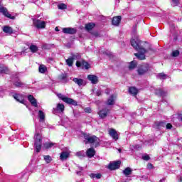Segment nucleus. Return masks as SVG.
<instances>
[{
	"label": "nucleus",
	"mask_w": 182,
	"mask_h": 182,
	"mask_svg": "<svg viewBox=\"0 0 182 182\" xmlns=\"http://www.w3.org/2000/svg\"><path fill=\"white\" fill-rule=\"evenodd\" d=\"M55 144L53 142H46L43 144V149L48 150V149H52V146Z\"/></svg>",
	"instance_id": "c85d7f7f"
},
{
	"label": "nucleus",
	"mask_w": 182,
	"mask_h": 182,
	"mask_svg": "<svg viewBox=\"0 0 182 182\" xmlns=\"http://www.w3.org/2000/svg\"><path fill=\"white\" fill-rule=\"evenodd\" d=\"M147 167H148V168H153V164H149L147 165Z\"/></svg>",
	"instance_id": "3c124183"
},
{
	"label": "nucleus",
	"mask_w": 182,
	"mask_h": 182,
	"mask_svg": "<svg viewBox=\"0 0 182 182\" xmlns=\"http://www.w3.org/2000/svg\"><path fill=\"white\" fill-rule=\"evenodd\" d=\"M70 58H73V60H76V59H79L80 56L77 54V55H73Z\"/></svg>",
	"instance_id": "37998d69"
},
{
	"label": "nucleus",
	"mask_w": 182,
	"mask_h": 182,
	"mask_svg": "<svg viewBox=\"0 0 182 182\" xmlns=\"http://www.w3.org/2000/svg\"><path fill=\"white\" fill-rule=\"evenodd\" d=\"M181 120H182V115H181Z\"/></svg>",
	"instance_id": "052dcab7"
},
{
	"label": "nucleus",
	"mask_w": 182,
	"mask_h": 182,
	"mask_svg": "<svg viewBox=\"0 0 182 182\" xmlns=\"http://www.w3.org/2000/svg\"><path fill=\"white\" fill-rule=\"evenodd\" d=\"M178 55H180V51H178V50H176L172 52V56H173V58H176Z\"/></svg>",
	"instance_id": "ea45409f"
},
{
	"label": "nucleus",
	"mask_w": 182,
	"mask_h": 182,
	"mask_svg": "<svg viewBox=\"0 0 182 182\" xmlns=\"http://www.w3.org/2000/svg\"><path fill=\"white\" fill-rule=\"evenodd\" d=\"M70 154V152H68V151L61 152L60 156V160H62V161L67 160L68 158L69 157Z\"/></svg>",
	"instance_id": "412c9836"
},
{
	"label": "nucleus",
	"mask_w": 182,
	"mask_h": 182,
	"mask_svg": "<svg viewBox=\"0 0 182 182\" xmlns=\"http://www.w3.org/2000/svg\"><path fill=\"white\" fill-rule=\"evenodd\" d=\"M28 99L32 106H33L34 107H38V102L36 101V99L33 97V95H28Z\"/></svg>",
	"instance_id": "dca6fc26"
},
{
	"label": "nucleus",
	"mask_w": 182,
	"mask_h": 182,
	"mask_svg": "<svg viewBox=\"0 0 182 182\" xmlns=\"http://www.w3.org/2000/svg\"><path fill=\"white\" fill-rule=\"evenodd\" d=\"M85 140L86 144H87V143H95L96 147L100 146V139H99L96 136H85Z\"/></svg>",
	"instance_id": "7ed1b4c3"
},
{
	"label": "nucleus",
	"mask_w": 182,
	"mask_h": 182,
	"mask_svg": "<svg viewBox=\"0 0 182 182\" xmlns=\"http://www.w3.org/2000/svg\"><path fill=\"white\" fill-rule=\"evenodd\" d=\"M58 9H61V10L67 9L68 6L65 4H60L58 5Z\"/></svg>",
	"instance_id": "e433bc0d"
},
{
	"label": "nucleus",
	"mask_w": 182,
	"mask_h": 182,
	"mask_svg": "<svg viewBox=\"0 0 182 182\" xmlns=\"http://www.w3.org/2000/svg\"><path fill=\"white\" fill-rule=\"evenodd\" d=\"M75 155L77 156V157H80V159H82V157H85V152L83 151H78L75 154Z\"/></svg>",
	"instance_id": "58836bf2"
},
{
	"label": "nucleus",
	"mask_w": 182,
	"mask_h": 182,
	"mask_svg": "<svg viewBox=\"0 0 182 182\" xmlns=\"http://www.w3.org/2000/svg\"><path fill=\"white\" fill-rule=\"evenodd\" d=\"M57 96L59 99H61V100H63V99H65L66 97V96L62 95L61 93L58 94Z\"/></svg>",
	"instance_id": "a18cd8bd"
},
{
	"label": "nucleus",
	"mask_w": 182,
	"mask_h": 182,
	"mask_svg": "<svg viewBox=\"0 0 182 182\" xmlns=\"http://www.w3.org/2000/svg\"><path fill=\"white\" fill-rule=\"evenodd\" d=\"M122 21V16H116L114 17L112 19V24L114 25L115 26H117L119 23H120V21Z\"/></svg>",
	"instance_id": "4be33fe9"
},
{
	"label": "nucleus",
	"mask_w": 182,
	"mask_h": 182,
	"mask_svg": "<svg viewBox=\"0 0 182 182\" xmlns=\"http://www.w3.org/2000/svg\"><path fill=\"white\" fill-rule=\"evenodd\" d=\"M137 66V62L136 61H132L129 64V69L132 70V69H134Z\"/></svg>",
	"instance_id": "72a5a7b5"
},
{
	"label": "nucleus",
	"mask_w": 182,
	"mask_h": 182,
	"mask_svg": "<svg viewBox=\"0 0 182 182\" xmlns=\"http://www.w3.org/2000/svg\"><path fill=\"white\" fill-rule=\"evenodd\" d=\"M2 31L4 32V33H6L7 35H12L14 33V29L11 28L9 26H4L2 27Z\"/></svg>",
	"instance_id": "2eb2a0df"
},
{
	"label": "nucleus",
	"mask_w": 182,
	"mask_h": 182,
	"mask_svg": "<svg viewBox=\"0 0 182 182\" xmlns=\"http://www.w3.org/2000/svg\"><path fill=\"white\" fill-rule=\"evenodd\" d=\"M63 33H66L68 35H75V33H76L77 31H76V28L68 27V28H63Z\"/></svg>",
	"instance_id": "f8f14e48"
},
{
	"label": "nucleus",
	"mask_w": 182,
	"mask_h": 182,
	"mask_svg": "<svg viewBox=\"0 0 182 182\" xmlns=\"http://www.w3.org/2000/svg\"><path fill=\"white\" fill-rule=\"evenodd\" d=\"M60 80H66V74H62L60 75Z\"/></svg>",
	"instance_id": "09e8293b"
},
{
	"label": "nucleus",
	"mask_w": 182,
	"mask_h": 182,
	"mask_svg": "<svg viewBox=\"0 0 182 182\" xmlns=\"http://www.w3.org/2000/svg\"><path fill=\"white\" fill-rule=\"evenodd\" d=\"M149 70H150V65L148 63H143L139 65L138 68V73L139 75H144L145 73H147Z\"/></svg>",
	"instance_id": "39448f33"
},
{
	"label": "nucleus",
	"mask_w": 182,
	"mask_h": 182,
	"mask_svg": "<svg viewBox=\"0 0 182 182\" xmlns=\"http://www.w3.org/2000/svg\"><path fill=\"white\" fill-rule=\"evenodd\" d=\"M38 70L40 73H45V72L48 70V68H46L45 65H40L38 67Z\"/></svg>",
	"instance_id": "c756f323"
},
{
	"label": "nucleus",
	"mask_w": 182,
	"mask_h": 182,
	"mask_svg": "<svg viewBox=\"0 0 182 182\" xmlns=\"http://www.w3.org/2000/svg\"><path fill=\"white\" fill-rule=\"evenodd\" d=\"M29 49L32 53H36V51L38 50V46L33 44L30 46Z\"/></svg>",
	"instance_id": "7c9ffc66"
},
{
	"label": "nucleus",
	"mask_w": 182,
	"mask_h": 182,
	"mask_svg": "<svg viewBox=\"0 0 182 182\" xmlns=\"http://www.w3.org/2000/svg\"><path fill=\"white\" fill-rule=\"evenodd\" d=\"M68 66H72L73 65V58L70 57L69 58H68L66 60H65Z\"/></svg>",
	"instance_id": "f704fd0d"
},
{
	"label": "nucleus",
	"mask_w": 182,
	"mask_h": 182,
	"mask_svg": "<svg viewBox=\"0 0 182 182\" xmlns=\"http://www.w3.org/2000/svg\"><path fill=\"white\" fill-rule=\"evenodd\" d=\"M129 92L132 96H136L137 93H139V90L134 87H131L129 89Z\"/></svg>",
	"instance_id": "b1692460"
},
{
	"label": "nucleus",
	"mask_w": 182,
	"mask_h": 182,
	"mask_svg": "<svg viewBox=\"0 0 182 182\" xmlns=\"http://www.w3.org/2000/svg\"><path fill=\"white\" fill-rule=\"evenodd\" d=\"M8 68L4 65L0 66V73H6Z\"/></svg>",
	"instance_id": "c9c22d12"
},
{
	"label": "nucleus",
	"mask_w": 182,
	"mask_h": 182,
	"mask_svg": "<svg viewBox=\"0 0 182 182\" xmlns=\"http://www.w3.org/2000/svg\"><path fill=\"white\" fill-rule=\"evenodd\" d=\"M120 164H122L120 161L111 162L109 164L107 168H109V170H117V168L120 167Z\"/></svg>",
	"instance_id": "0eeeda50"
},
{
	"label": "nucleus",
	"mask_w": 182,
	"mask_h": 182,
	"mask_svg": "<svg viewBox=\"0 0 182 182\" xmlns=\"http://www.w3.org/2000/svg\"><path fill=\"white\" fill-rule=\"evenodd\" d=\"M63 102H65V103H67L68 105H73V106H76L77 105L76 101H75V100H73V99L69 98L68 97H65V98H63Z\"/></svg>",
	"instance_id": "f3484780"
},
{
	"label": "nucleus",
	"mask_w": 182,
	"mask_h": 182,
	"mask_svg": "<svg viewBox=\"0 0 182 182\" xmlns=\"http://www.w3.org/2000/svg\"><path fill=\"white\" fill-rule=\"evenodd\" d=\"M14 85L16 87H21V86H22V82H21V81H17L14 83Z\"/></svg>",
	"instance_id": "c03bdc74"
},
{
	"label": "nucleus",
	"mask_w": 182,
	"mask_h": 182,
	"mask_svg": "<svg viewBox=\"0 0 182 182\" xmlns=\"http://www.w3.org/2000/svg\"><path fill=\"white\" fill-rule=\"evenodd\" d=\"M106 93H107V95H109V90H107Z\"/></svg>",
	"instance_id": "6e6d98bb"
},
{
	"label": "nucleus",
	"mask_w": 182,
	"mask_h": 182,
	"mask_svg": "<svg viewBox=\"0 0 182 182\" xmlns=\"http://www.w3.org/2000/svg\"><path fill=\"white\" fill-rule=\"evenodd\" d=\"M110 113V110L107 108L102 109L99 111L98 114L100 119H105V117H107V114Z\"/></svg>",
	"instance_id": "6e6552de"
},
{
	"label": "nucleus",
	"mask_w": 182,
	"mask_h": 182,
	"mask_svg": "<svg viewBox=\"0 0 182 182\" xmlns=\"http://www.w3.org/2000/svg\"><path fill=\"white\" fill-rule=\"evenodd\" d=\"M13 97L14 99H15V100L19 102V103H22V105H26L25 95L22 94L14 93L13 94Z\"/></svg>",
	"instance_id": "423d86ee"
},
{
	"label": "nucleus",
	"mask_w": 182,
	"mask_h": 182,
	"mask_svg": "<svg viewBox=\"0 0 182 182\" xmlns=\"http://www.w3.org/2000/svg\"><path fill=\"white\" fill-rule=\"evenodd\" d=\"M96 95H97V96H100L101 95H102V91H100V90H97V92H96Z\"/></svg>",
	"instance_id": "8fccbe9b"
},
{
	"label": "nucleus",
	"mask_w": 182,
	"mask_h": 182,
	"mask_svg": "<svg viewBox=\"0 0 182 182\" xmlns=\"http://www.w3.org/2000/svg\"><path fill=\"white\" fill-rule=\"evenodd\" d=\"M55 31L56 32H59V28L55 27Z\"/></svg>",
	"instance_id": "864d4df0"
},
{
	"label": "nucleus",
	"mask_w": 182,
	"mask_h": 182,
	"mask_svg": "<svg viewBox=\"0 0 182 182\" xmlns=\"http://www.w3.org/2000/svg\"><path fill=\"white\" fill-rule=\"evenodd\" d=\"M73 82L77 85V86H86V81L82 78L75 77L73 78Z\"/></svg>",
	"instance_id": "9d476101"
},
{
	"label": "nucleus",
	"mask_w": 182,
	"mask_h": 182,
	"mask_svg": "<svg viewBox=\"0 0 182 182\" xmlns=\"http://www.w3.org/2000/svg\"><path fill=\"white\" fill-rule=\"evenodd\" d=\"M180 180H181V181H182V177H181Z\"/></svg>",
	"instance_id": "bf43d9fd"
},
{
	"label": "nucleus",
	"mask_w": 182,
	"mask_h": 182,
	"mask_svg": "<svg viewBox=\"0 0 182 182\" xmlns=\"http://www.w3.org/2000/svg\"><path fill=\"white\" fill-rule=\"evenodd\" d=\"M2 92H4V90L0 87V94L2 93Z\"/></svg>",
	"instance_id": "5fc2aeb1"
},
{
	"label": "nucleus",
	"mask_w": 182,
	"mask_h": 182,
	"mask_svg": "<svg viewBox=\"0 0 182 182\" xmlns=\"http://www.w3.org/2000/svg\"><path fill=\"white\" fill-rule=\"evenodd\" d=\"M165 127H166L167 130H171V129H173V125H171L170 123H168L166 124Z\"/></svg>",
	"instance_id": "a19ab883"
},
{
	"label": "nucleus",
	"mask_w": 182,
	"mask_h": 182,
	"mask_svg": "<svg viewBox=\"0 0 182 182\" xmlns=\"http://www.w3.org/2000/svg\"><path fill=\"white\" fill-rule=\"evenodd\" d=\"M154 129H158V130H161L163 127H166V122H156L154 125Z\"/></svg>",
	"instance_id": "a211bd4d"
},
{
	"label": "nucleus",
	"mask_w": 182,
	"mask_h": 182,
	"mask_svg": "<svg viewBox=\"0 0 182 182\" xmlns=\"http://www.w3.org/2000/svg\"><path fill=\"white\" fill-rule=\"evenodd\" d=\"M76 66L77 68H80V66H82V68H85V69H89V68H90V65L89 64V63L85 60L77 61Z\"/></svg>",
	"instance_id": "9b49d317"
},
{
	"label": "nucleus",
	"mask_w": 182,
	"mask_h": 182,
	"mask_svg": "<svg viewBox=\"0 0 182 182\" xmlns=\"http://www.w3.org/2000/svg\"><path fill=\"white\" fill-rule=\"evenodd\" d=\"M131 45L138 52L135 53V56L140 60H144L146 59L144 53H147L150 50V48H146L149 43L142 42L136 38L131 40Z\"/></svg>",
	"instance_id": "f257e3e1"
},
{
	"label": "nucleus",
	"mask_w": 182,
	"mask_h": 182,
	"mask_svg": "<svg viewBox=\"0 0 182 182\" xmlns=\"http://www.w3.org/2000/svg\"><path fill=\"white\" fill-rule=\"evenodd\" d=\"M94 28H95V23H90L85 25V29L87 31H92V29Z\"/></svg>",
	"instance_id": "2f4dec72"
},
{
	"label": "nucleus",
	"mask_w": 182,
	"mask_h": 182,
	"mask_svg": "<svg viewBox=\"0 0 182 182\" xmlns=\"http://www.w3.org/2000/svg\"><path fill=\"white\" fill-rule=\"evenodd\" d=\"M109 134L114 139V140H119V134H117V132H116V129H110L109 130Z\"/></svg>",
	"instance_id": "4468645a"
},
{
	"label": "nucleus",
	"mask_w": 182,
	"mask_h": 182,
	"mask_svg": "<svg viewBox=\"0 0 182 182\" xmlns=\"http://www.w3.org/2000/svg\"><path fill=\"white\" fill-rule=\"evenodd\" d=\"M57 112H59V113H63V110H65V105L63 104H58L57 105Z\"/></svg>",
	"instance_id": "a878e982"
},
{
	"label": "nucleus",
	"mask_w": 182,
	"mask_h": 182,
	"mask_svg": "<svg viewBox=\"0 0 182 182\" xmlns=\"http://www.w3.org/2000/svg\"><path fill=\"white\" fill-rule=\"evenodd\" d=\"M0 14H3L4 16H6V18H9V19H15V16H12L4 7H0Z\"/></svg>",
	"instance_id": "1a4fd4ad"
},
{
	"label": "nucleus",
	"mask_w": 182,
	"mask_h": 182,
	"mask_svg": "<svg viewBox=\"0 0 182 182\" xmlns=\"http://www.w3.org/2000/svg\"><path fill=\"white\" fill-rule=\"evenodd\" d=\"M87 79L90 80V82H91V83H92V85H97L99 82V77H97L96 75H88Z\"/></svg>",
	"instance_id": "ddd939ff"
},
{
	"label": "nucleus",
	"mask_w": 182,
	"mask_h": 182,
	"mask_svg": "<svg viewBox=\"0 0 182 182\" xmlns=\"http://www.w3.org/2000/svg\"><path fill=\"white\" fill-rule=\"evenodd\" d=\"M90 177L92 178H97V180H99V178H102V174L100 173H90Z\"/></svg>",
	"instance_id": "473e14b6"
},
{
	"label": "nucleus",
	"mask_w": 182,
	"mask_h": 182,
	"mask_svg": "<svg viewBox=\"0 0 182 182\" xmlns=\"http://www.w3.org/2000/svg\"><path fill=\"white\" fill-rule=\"evenodd\" d=\"M133 171L132 170V168H130L129 167L126 168L124 171H123V174H124V176H126V177H127V176H130L132 175V172Z\"/></svg>",
	"instance_id": "cd10ccee"
},
{
	"label": "nucleus",
	"mask_w": 182,
	"mask_h": 182,
	"mask_svg": "<svg viewBox=\"0 0 182 182\" xmlns=\"http://www.w3.org/2000/svg\"><path fill=\"white\" fill-rule=\"evenodd\" d=\"M84 111L85 112V113H90L92 112V109H90V107H87L85 108Z\"/></svg>",
	"instance_id": "de8ad7c7"
},
{
	"label": "nucleus",
	"mask_w": 182,
	"mask_h": 182,
	"mask_svg": "<svg viewBox=\"0 0 182 182\" xmlns=\"http://www.w3.org/2000/svg\"><path fill=\"white\" fill-rule=\"evenodd\" d=\"M116 100V95H111L107 101V105L108 106H112L114 105V101Z\"/></svg>",
	"instance_id": "aec40b11"
},
{
	"label": "nucleus",
	"mask_w": 182,
	"mask_h": 182,
	"mask_svg": "<svg viewBox=\"0 0 182 182\" xmlns=\"http://www.w3.org/2000/svg\"><path fill=\"white\" fill-rule=\"evenodd\" d=\"M77 174L78 175V176H81L82 175V171H77Z\"/></svg>",
	"instance_id": "603ef678"
},
{
	"label": "nucleus",
	"mask_w": 182,
	"mask_h": 182,
	"mask_svg": "<svg viewBox=\"0 0 182 182\" xmlns=\"http://www.w3.org/2000/svg\"><path fill=\"white\" fill-rule=\"evenodd\" d=\"M79 170H81V171H82V170H83V168H82V167H80V168H79Z\"/></svg>",
	"instance_id": "13d9d810"
},
{
	"label": "nucleus",
	"mask_w": 182,
	"mask_h": 182,
	"mask_svg": "<svg viewBox=\"0 0 182 182\" xmlns=\"http://www.w3.org/2000/svg\"><path fill=\"white\" fill-rule=\"evenodd\" d=\"M172 6H177L178 5V0H172Z\"/></svg>",
	"instance_id": "79ce46f5"
},
{
	"label": "nucleus",
	"mask_w": 182,
	"mask_h": 182,
	"mask_svg": "<svg viewBox=\"0 0 182 182\" xmlns=\"http://www.w3.org/2000/svg\"><path fill=\"white\" fill-rule=\"evenodd\" d=\"M96 154V151H95V149L93 148H90L87 150V156L90 159H92Z\"/></svg>",
	"instance_id": "6ab92c4d"
},
{
	"label": "nucleus",
	"mask_w": 182,
	"mask_h": 182,
	"mask_svg": "<svg viewBox=\"0 0 182 182\" xmlns=\"http://www.w3.org/2000/svg\"><path fill=\"white\" fill-rule=\"evenodd\" d=\"M34 147L36 153H39L42 149V135L39 133H36L34 135Z\"/></svg>",
	"instance_id": "f03ea898"
},
{
	"label": "nucleus",
	"mask_w": 182,
	"mask_h": 182,
	"mask_svg": "<svg viewBox=\"0 0 182 182\" xmlns=\"http://www.w3.org/2000/svg\"><path fill=\"white\" fill-rule=\"evenodd\" d=\"M38 116L39 122H45L46 115L43 111L39 110L38 113Z\"/></svg>",
	"instance_id": "5701e85b"
},
{
	"label": "nucleus",
	"mask_w": 182,
	"mask_h": 182,
	"mask_svg": "<svg viewBox=\"0 0 182 182\" xmlns=\"http://www.w3.org/2000/svg\"><path fill=\"white\" fill-rule=\"evenodd\" d=\"M44 160L46 163H50L52 161V157L49 155L44 156Z\"/></svg>",
	"instance_id": "4c0bfd02"
},
{
	"label": "nucleus",
	"mask_w": 182,
	"mask_h": 182,
	"mask_svg": "<svg viewBox=\"0 0 182 182\" xmlns=\"http://www.w3.org/2000/svg\"><path fill=\"white\" fill-rule=\"evenodd\" d=\"M119 153H122V149H118Z\"/></svg>",
	"instance_id": "4d7b16f0"
},
{
	"label": "nucleus",
	"mask_w": 182,
	"mask_h": 182,
	"mask_svg": "<svg viewBox=\"0 0 182 182\" xmlns=\"http://www.w3.org/2000/svg\"><path fill=\"white\" fill-rule=\"evenodd\" d=\"M155 93L158 96H166L167 95V92L161 89L156 90Z\"/></svg>",
	"instance_id": "393cba45"
},
{
	"label": "nucleus",
	"mask_w": 182,
	"mask_h": 182,
	"mask_svg": "<svg viewBox=\"0 0 182 182\" xmlns=\"http://www.w3.org/2000/svg\"><path fill=\"white\" fill-rule=\"evenodd\" d=\"M156 77L157 79H160L161 80H164L167 79V75L164 74V73H161L157 74Z\"/></svg>",
	"instance_id": "bb28decb"
},
{
	"label": "nucleus",
	"mask_w": 182,
	"mask_h": 182,
	"mask_svg": "<svg viewBox=\"0 0 182 182\" xmlns=\"http://www.w3.org/2000/svg\"><path fill=\"white\" fill-rule=\"evenodd\" d=\"M33 26L37 28V29H45L46 26V22L42 21L36 18H32Z\"/></svg>",
	"instance_id": "20e7f679"
},
{
	"label": "nucleus",
	"mask_w": 182,
	"mask_h": 182,
	"mask_svg": "<svg viewBox=\"0 0 182 182\" xmlns=\"http://www.w3.org/2000/svg\"><path fill=\"white\" fill-rule=\"evenodd\" d=\"M159 182H163V181H161H161H159Z\"/></svg>",
	"instance_id": "680f3d73"
},
{
	"label": "nucleus",
	"mask_w": 182,
	"mask_h": 182,
	"mask_svg": "<svg viewBox=\"0 0 182 182\" xmlns=\"http://www.w3.org/2000/svg\"><path fill=\"white\" fill-rule=\"evenodd\" d=\"M142 159L143 160H146L147 161L148 160H150V156H149V155H144L142 156Z\"/></svg>",
	"instance_id": "49530a36"
}]
</instances>
